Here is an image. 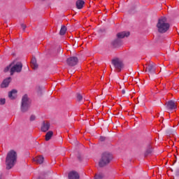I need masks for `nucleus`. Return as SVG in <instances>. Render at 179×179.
I'll use <instances>...</instances> for the list:
<instances>
[{"label": "nucleus", "mask_w": 179, "mask_h": 179, "mask_svg": "<svg viewBox=\"0 0 179 179\" xmlns=\"http://www.w3.org/2000/svg\"><path fill=\"white\" fill-rule=\"evenodd\" d=\"M17 160V152L16 151L11 150H10L6 155V166L7 170H10L15 164H16V162Z\"/></svg>", "instance_id": "obj_1"}, {"label": "nucleus", "mask_w": 179, "mask_h": 179, "mask_svg": "<svg viewBox=\"0 0 179 179\" xmlns=\"http://www.w3.org/2000/svg\"><path fill=\"white\" fill-rule=\"evenodd\" d=\"M157 27L158 32L163 34L169 31V29H170V24L167 22V19L166 17H162L158 20Z\"/></svg>", "instance_id": "obj_2"}, {"label": "nucleus", "mask_w": 179, "mask_h": 179, "mask_svg": "<svg viewBox=\"0 0 179 179\" xmlns=\"http://www.w3.org/2000/svg\"><path fill=\"white\" fill-rule=\"evenodd\" d=\"M113 160V155L110 152H103L99 160V167H105L107 164H110V162Z\"/></svg>", "instance_id": "obj_3"}, {"label": "nucleus", "mask_w": 179, "mask_h": 179, "mask_svg": "<svg viewBox=\"0 0 179 179\" xmlns=\"http://www.w3.org/2000/svg\"><path fill=\"white\" fill-rule=\"evenodd\" d=\"M31 104V102L30 101V99H29L27 94L24 95L22 98L21 102L22 113H27V111H29V108H30Z\"/></svg>", "instance_id": "obj_4"}, {"label": "nucleus", "mask_w": 179, "mask_h": 179, "mask_svg": "<svg viewBox=\"0 0 179 179\" xmlns=\"http://www.w3.org/2000/svg\"><path fill=\"white\" fill-rule=\"evenodd\" d=\"M112 64L119 72H121V70L124 68V62L120 58L112 59Z\"/></svg>", "instance_id": "obj_5"}, {"label": "nucleus", "mask_w": 179, "mask_h": 179, "mask_svg": "<svg viewBox=\"0 0 179 179\" xmlns=\"http://www.w3.org/2000/svg\"><path fill=\"white\" fill-rule=\"evenodd\" d=\"M23 68V64L22 62H18L14 66H11V69L10 70V75H13L15 72H17V73H19L22 72V69Z\"/></svg>", "instance_id": "obj_6"}, {"label": "nucleus", "mask_w": 179, "mask_h": 179, "mask_svg": "<svg viewBox=\"0 0 179 179\" xmlns=\"http://www.w3.org/2000/svg\"><path fill=\"white\" fill-rule=\"evenodd\" d=\"M145 72H148L151 75H155L156 73V64L155 63H150L146 64Z\"/></svg>", "instance_id": "obj_7"}, {"label": "nucleus", "mask_w": 179, "mask_h": 179, "mask_svg": "<svg viewBox=\"0 0 179 179\" xmlns=\"http://www.w3.org/2000/svg\"><path fill=\"white\" fill-rule=\"evenodd\" d=\"M67 65L69 66H75V65H78V62H79V59L77 57H71L66 60Z\"/></svg>", "instance_id": "obj_8"}, {"label": "nucleus", "mask_w": 179, "mask_h": 179, "mask_svg": "<svg viewBox=\"0 0 179 179\" xmlns=\"http://www.w3.org/2000/svg\"><path fill=\"white\" fill-rule=\"evenodd\" d=\"M166 107L167 110H169L170 111L177 110V104L173 100H171V101H169L168 102H166Z\"/></svg>", "instance_id": "obj_9"}, {"label": "nucleus", "mask_w": 179, "mask_h": 179, "mask_svg": "<svg viewBox=\"0 0 179 179\" xmlns=\"http://www.w3.org/2000/svg\"><path fill=\"white\" fill-rule=\"evenodd\" d=\"M121 45H122V41L118 38L110 42V47H112V48H118L121 47Z\"/></svg>", "instance_id": "obj_10"}, {"label": "nucleus", "mask_w": 179, "mask_h": 179, "mask_svg": "<svg viewBox=\"0 0 179 179\" xmlns=\"http://www.w3.org/2000/svg\"><path fill=\"white\" fill-rule=\"evenodd\" d=\"M33 162H35L36 164H43L44 163V157L39 155L33 159Z\"/></svg>", "instance_id": "obj_11"}, {"label": "nucleus", "mask_w": 179, "mask_h": 179, "mask_svg": "<svg viewBox=\"0 0 179 179\" xmlns=\"http://www.w3.org/2000/svg\"><path fill=\"white\" fill-rule=\"evenodd\" d=\"M50 122H43L42 124V127H41V131L43 132H47V131H48V129H50Z\"/></svg>", "instance_id": "obj_12"}, {"label": "nucleus", "mask_w": 179, "mask_h": 179, "mask_svg": "<svg viewBox=\"0 0 179 179\" xmlns=\"http://www.w3.org/2000/svg\"><path fill=\"white\" fill-rule=\"evenodd\" d=\"M130 33L129 31H122V32H120L117 34V38H124V37H129Z\"/></svg>", "instance_id": "obj_13"}, {"label": "nucleus", "mask_w": 179, "mask_h": 179, "mask_svg": "<svg viewBox=\"0 0 179 179\" xmlns=\"http://www.w3.org/2000/svg\"><path fill=\"white\" fill-rule=\"evenodd\" d=\"M79 173L76 171H71L69 173V179H79Z\"/></svg>", "instance_id": "obj_14"}, {"label": "nucleus", "mask_w": 179, "mask_h": 179, "mask_svg": "<svg viewBox=\"0 0 179 179\" xmlns=\"http://www.w3.org/2000/svg\"><path fill=\"white\" fill-rule=\"evenodd\" d=\"M16 93H17V91L16 90H12L10 92H8V97L11 100H15L16 98Z\"/></svg>", "instance_id": "obj_15"}, {"label": "nucleus", "mask_w": 179, "mask_h": 179, "mask_svg": "<svg viewBox=\"0 0 179 179\" xmlns=\"http://www.w3.org/2000/svg\"><path fill=\"white\" fill-rule=\"evenodd\" d=\"M10 77L6 78L1 85V87H8L10 83Z\"/></svg>", "instance_id": "obj_16"}, {"label": "nucleus", "mask_w": 179, "mask_h": 179, "mask_svg": "<svg viewBox=\"0 0 179 179\" xmlns=\"http://www.w3.org/2000/svg\"><path fill=\"white\" fill-rule=\"evenodd\" d=\"M31 66L34 69H37L38 68V64H37V59L36 57H33L31 61Z\"/></svg>", "instance_id": "obj_17"}, {"label": "nucleus", "mask_w": 179, "mask_h": 179, "mask_svg": "<svg viewBox=\"0 0 179 179\" xmlns=\"http://www.w3.org/2000/svg\"><path fill=\"white\" fill-rule=\"evenodd\" d=\"M83 5H85V1L83 0H78L76 1L77 9H82L83 8Z\"/></svg>", "instance_id": "obj_18"}, {"label": "nucleus", "mask_w": 179, "mask_h": 179, "mask_svg": "<svg viewBox=\"0 0 179 179\" xmlns=\"http://www.w3.org/2000/svg\"><path fill=\"white\" fill-rule=\"evenodd\" d=\"M54 135V132L52 131H49L46 133L45 135V141H48L51 138H52V136Z\"/></svg>", "instance_id": "obj_19"}, {"label": "nucleus", "mask_w": 179, "mask_h": 179, "mask_svg": "<svg viewBox=\"0 0 179 179\" xmlns=\"http://www.w3.org/2000/svg\"><path fill=\"white\" fill-rule=\"evenodd\" d=\"M66 33V27L63 25L61 27L59 34H60V36H64Z\"/></svg>", "instance_id": "obj_20"}, {"label": "nucleus", "mask_w": 179, "mask_h": 179, "mask_svg": "<svg viewBox=\"0 0 179 179\" xmlns=\"http://www.w3.org/2000/svg\"><path fill=\"white\" fill-rule=\"evenodd\" d=\"M82 100H83V96L80 94H77V101L81 103Z\"/></svg>", "instance_id": "obj_21"}, {"label": "nucleus", "mask_w": 179, "mask_h": 179, "mask_svg": "<svg viewBox=\"0 0 179 179\" xmlns=\"http://www.w3.org/2000/svg\"><path fill=\"white\" fill-rule=\"evenodd\" d=\"M103 178H104V175L101 173L95 175V177H94L95 179H103Z\"/></svg>", "instance_id": "obj_22"}, {"label": "nucleus", "mask_w": 179, "mask_h": 179, "mask_svg": "<svg viewBox=\"0 0 179 179\" xmlns=\"http://www.w3.org/2000/svg\"><path fill=\"white\" fill-rule=\"evenodd\" d=\"M12 68V64H9L4 69V72H8Z\"/></svg>", "instance_id": "obj_23"}, {"label": "nucleus", "mask_w": 179, "mask_h": 179, "mask_svg": "<svg viewBox=\"0 0 179 179\" xmlns=\"http://www.w3.org/2000/svg\"><path fill=\"white\" fill-rule=\"evenodd\" d=\"M152 152H153L152 148H149L148 150H146V152L145 153V156H148V155H150V153H152Z\"/></svg>", "instance_id": "obj_24"}, {"label": "nucleus", "mask_w": 179, "mask_h": 179, "mask_svg": "<svg viewBox=\"0 0 179 179\" xmlns=\"http://www.w3.org/2000/svg\"><path fill=\"white\" fill-rule=\"evenodd\" d=\"M6 103V99H0V105L1 106H3V104H5Z\"/></svg>", "instance_id": "obj_25"}, {"label": "nucleus", "mask_w": 179, "mask_h": 179, "mask_svg": "<svg viewBox=\"0 0 179 179\" xmlns=\"http://www.w3.org/2000/svg\"><path fill=\"white\" fill-rule=\"evenodd\" d=\"M175 176L176 177H179V168L175 171Z\"/></svg>", "instance_id": "obj_26"}, {"label": "nucleus", "mask_w": 179, "mask_h": 179, "mask_svg": "<svg viewBox=\"0 0 179 179\" xmlns=\"http://www.w3.org/2000/svg\"><path fill=\"white\" fill-rule=\"evenodd\" d=\"M36 120V116L34 115H31L30 117V121H34Z\"/></svg>", "instance_id": "obj_27"}, {"label": "nucleus", "mask_w": 179, "mask_h": 179, "mask_svg": "<svg viewBox=\"0 0 179 179\" xmlns=\"http://www.w3.org/2000/svg\"><path fill=\"white\" fill-rule=\"evenodd\" d=\"M99 140L101 141V142H103V141H106V137H104V136H101L100 138H99Z\"/></svg>", "instance_id": "obj_28"}, {"label": "nucleus", "mask_w": 179, "mask_h": 179, "mask_svg": "<svg viewBox=\"0 0 179 179\" xmlns=\"http://www.w3.org/2000/svg\"><path fill=\"white\" fill-rule=\"evenodd\" d=\"M21 27H22V30H26V25L25 24H21Z\"/></svg>", "instance_id": "obj_29"}, {"label": "nucleus", "mask_w": 179, "mask_h": 179, "mask_svg": "<svg viewBox=\"0 0 179 179\" xmlns=\"http://www.w3.org/2000/svg\"><path fill=\"white\" fill-rule=\"evenodd\" d=\"M78 160H82V157H80V155H78Z\"/></svg>", "instance_id": "obj_30"}, {"label": "nucleus", "mask_w": 179, "mask_h": 179, "mask_svg": "<svg viewBox=\"0 0 179 179\" xmlns=\"http://www.w3.org/2000/svg\"><path fill=\"white\" fill-rule=\"evenodd\" d=\"M122 94H125V90H122Z\"/></svg>", "instance_id": "obj_31"}, {"label": "nucleus", "mask_w": 179, "mask_h": 179, "mask_svg": "<svg viewBox=\"0 0 179 179\" xmlns=\"http://www.w3.org/2000/svg\"><path fill=\"white\" fill-rule=\"evenodd\" d=\"M41 89H43V87H38V90H41Z\"/></svg>", "instance_id": "obj_32"}, {"label": "nucleus", "mask_w": 179, "mask_h": 179, "mask_svg": "<svg viewBox=\"0 0 179 179\" xmlns=\"http://www.w3.org/2000/svg\"><path fill=\"white\" fill-rule=\"evenodd\" d=\"M101 79H104V77L101 76Z\"/></svg>", "instance_id": "obj_33"}, {"label": "nucleus", "mask_w": 179, "mask_h": 179, "mask_svg": "<svg viewBox=\"0 0 179 179\" xmlns=\"http://www.w3.org/2000/svg\"><path fill=\"white\" fill-rule=\"evenodd\" d=\"M171 171H173V169H171Z\"/></svg>", "instance_id": "obj_34"}, {"label": "nucleus", "mask_w": 179, "mask_h": 179, "mask_svg": "<svg viewBox=\"0 0 179 179\" xmlns=\"http://www.w3.org/2000/svg\"><path fill=\"white\" fill-rule=\"evenodd\" d=\"M61 52H62V50H61Z\"/></svg>", "instance_id": "obj_35"}, {"label": "nucleus", "mask_w": 179, "mask_h": 179, "mask_svg": "<svg viewBox=\"0 0 179 179\" xmlns=\"http://www.w3.org/2000/svg\"><path fill=\"white\" fill-rule=\"evenodd\" d=\"M0 179H2V178H1V177H0Z\"/></svg>", "instance_id": "obj_36"}]
</instances>
